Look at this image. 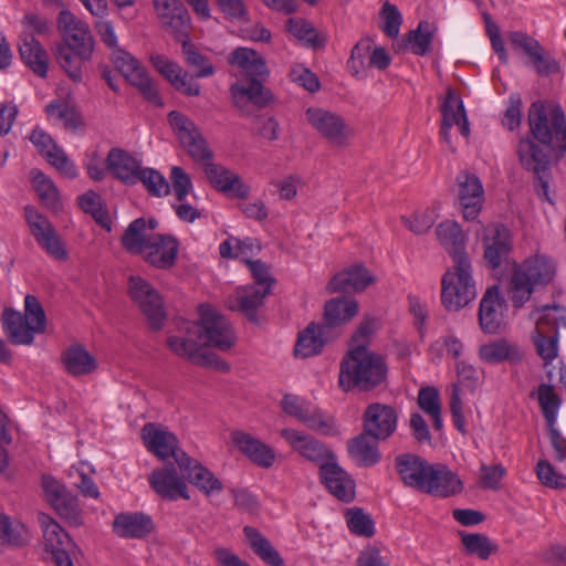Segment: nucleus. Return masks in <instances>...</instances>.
<instances>
[{"label": "nucleus", "mask_w": 566, "mask_h": 566, "mask_svg": "<svg viewBox=\"0 0 566 566\" xmlns=\"http://www.w3.org/2000/svg\"><path fill=\"white\" fill-rule=\"evenodd\" d=\"M530 135L516 148L521 166L536 180L537 195L548 198L549 170L553 163L566 157V116L560 105L533 102L527 112Z\"/></svg>", "instance_id": "1"}, {"label": "nucleus", "mask_w": 566, "mask_h": 566, "mask_svg": "<svg viewBox=\"0 0 566 566\" xmlns=\"http://www.w3.org/2000/svg\"><path fill=\"white\" fill-rule=\"evenodd\" d=\"M228 63L240 70L247 81L230 86L233 104L242 116L252 115V106L263 108L273 102V94L263 85L269 77L264 57L253 49L237 48L228 55Z\"/></svg>", "instance_id": "2"}, {"label": "nucleus", "mask_w": 566, "mask_h": 566, "mask_svg": "<svg viewBox=\"0 0 566 566\" xmlns=\"http://www.w3.org/2000/svg\"><path fill=\"white\" fill-rule=\"evenodd\" d=\"M386 374L387 367L382 356L360 344L354 346L343 358L338 385L344 391L354 388L369 391L385 380Z\"/></svg>", "instance_id": "3"}, {"label": "nucleus", "mask_w": 566, "mask_h": 566, "mask_svg": "<svg viewBox=\"0 0 566 566\" xmlns=\"http://www.w3.org/2000/svg\"><path fill=\"white\" fill-rule=\"evenodd\" d=\"M556 274L554 261L544 255L535 254L514 266L510 281V298L514 308H521L533 292L549 284Z\"/></svg>", "instance_id": "4"}, {"label": "nucleus", "mask_w": 566, "mask_h": 566, "mask_svg": "<svg viewBox=\"0 0 566 566\" xmlns=\"http://www.w3.org/2000/svg\"><path fill=\"white\" fill-rule=\"evenodd\" d=\"M441 302L448 311L458 312L476 296L470 259H459L442 276Z\"/></svg>", "instance_id": "5"}, {"label": "nucleus", "mask_w": 566, "mask_h": 566, "mask_svg": "<svg viewBox=\"0 0 566 566\" xmlns=\"http://www.w3.org/2000/svg\"><path fill=\"white\" fill-rule=\"evenodd\" d=\"M199 312L200 319L191 322L188 332L198 335V339L206 347L229 350L237 342L231 324L209 305L201 304Z\"/></svg>", "instance_id": "6"}, {"label": "nucleus", "mask_w": 566, "mask_h": 566, "mask_svg": "<svg viewBox=\"0 0 566 566\" xmlns=\"http://www.w3.org/2000/svg\"><path fill=\"white\" fill-rule=\"evenodd\" d=\"M128 292L133 302L146 317L153 331H159L166 321L164 303L158 291L140 276H130Z\"/></svg>", "instance_id": "7"}, {"label": "nucleus", "mask_w": 566, "mask_h": 566, "mask_svg": "<svg viewBox=\"0 0 566 566\" xmlns=\"http://www.w3.org/2000/svg\"><path fill=\"white\" fill-rule=\"evenodd\" d=\"M57 29L62 41L56 46L77 51L80 56L93 55L95 42L86 22L71 11L62 10L57 17Z\"/></svg>", "instance_id": "8"}, {"label": "nucleus", "mask_w": 566, "mask_h": 566, "mask_svg": "<svg viewBox=\"0 0 566 566\" xmlns=\"http://www.w3.org/2000/svg\"><path fill=\"white\" fill-rule=\"evenodd\" d=\"M42 488L48 503L71 526L83 524L82 510L77 496L51 475L42 476Z\"/></svg>", "instance_id": "9"}, {"label": "nucleus", "mask_w": 566, "mask_h": 566, "mask_svg": "<svg viewBox=\"0 0 566 566\" xmlns=\"http://www.w3.org/2000/svg\"><path fill=\"white\" fill-rule=\"evenodd\" d=\"M481 241L483 259L490 269L496 270L503 263H509L513 240L512 233L505 224L493 222L485 226L482 230Z\"/></svg>", "instance_id": "10"}, {"label": "nucleus", "mask_w": 566, "mask_h": 566, "mask_svg": "<svg viewBox=\"0 0 566 566\" xmlns=\"http://www.w3.org/2000/svg\"><path fill=\"white\" fill-rule=\"evenodd\" d=\"M168 118L180 144L193 160L206 163L211 159L212 151L209 149L207 140L189 117L180 112L171 111Z\"/></svg>", "instance_id": "11"}, {"label": "nucleus", "mask_w": 566, "mask_h": 566, "mask_svg": "<svg viewBox=\"0 0 566 566\" xmlns=\"http://www.w3.org/2000/svg\"><path fill=\"white\" fill-rule=\"evenodd\" d=\"M308 123L333 146L345 147L353 136V129L337 114L318 107L306 109Z\"/></svg>", "instance_id": "12"}, {"label": "nucleus", "mask_w": 566, "mask_h": 566, "mask_svg": "<svg viewBox=\"0 0 566 566\" xmlns=\"http://www.w3.org/2000/svg\"><path fill=\"white\" fill-rule=\"evenodd\" d=\"M39 523L43 531L44 547L56 566H74L70 557L75 544L70 535L45 513L39 514Z\"/></svg>", "instance_id": "13"}, {"label": "nucleus", "mask_w": 566, "mask_h": 566, "mask_svg": "<svg viewBox=\"0 0 566 566\" xmlns=\"http://www.w3.org/2000/svg\"><path fill=\"white\" fill-rule=\"evenodd\" d=\"M151 489L164 500H189L188 486L182 471L176 462H167L164 468L154 470L148 476Z\"/></svg>", "instance_id": "14"}, {"label": "nucleus", "mask_w": 566, "mask_h": 566, "mask_svg": "<svg viewBox=\"0 0 566 566\" xmlns=\"http://www.w3.org/2000/svg\"><path fill=\"white\" fill-rule=\"evenodd\" d=\"M280 434L300 455L317 464L319 471L336 460L334 452L312 436L294 429H282Z\"/></svg>", "instance_id": "15"}, {"label": "nucleus", "mask_w": 566, "mask_h": 566, "mask_svg": "<svg viewBox=\"0 0 566 566\" xmlns=\"http://www.w3.org/2000/svg\"><path fill=\"white\" fill-rule=\"evenodd\" d=\"M397 422V411L389 405L374 402L363 413V430L381 441L394 434Z\"/></svg>", "instance_id": "16"}, {"label": "nucleus", "mask_w": 566, "mask_h": 566, "mask_svg": "<svg viewBox=\"0 0 566 566\" xmlns=\"http://www.w3.org/2000/svg\"><path fill=\"white\" fill-rule=\"evenodd\" d=\"M178 250L179 242L175 237L151 233L150 241L140 255L149 265L159 270H169L176 264Z\"/></svg>", "instance_id": "17"}, {"label": "nucleus", "mask_w": 566, "mask_h": 566, "mask_svg": "<svg viewBox=\"0 0 566 566\" xmlns=\"http://www.w3.org/2000/svg\"><path fill=\"white\" fill-rule=\"evenodd\" d=\"M458 200L465 220H474L483 206L484 189L474 174L461 171L457 176Z\"/></svg>", "instance_id": "18"}, {"label": "nucleus", "mask_w": 566, "mask_h": 566, "mask_svg": "<svg viewBox=\"0 0 566 566\" xmlns=\"http://www.w3.org/2000/svg\"><path fill=\"white\" fill-rule=\"evenodd\" d=\"M442 122L440 136L442 140L448 144L450 149L454 151V147L450 139V129L453 125H457L463 137H469L470 125L467 117L465 108L462 99L457 96L452 88H448L444 102L441 105Z\"/></svg>", "instance_id": "19"}, {"label": "nucleus", "mask_w": 566, "mask_h": 566, "mask_svg": "<svg viewBox=\"0 0 566 566\" xmlns=\"http://www.w3.org/2000/svg\"><path fill=\"white\" fill-rule=\"evenodd\" d=\"M31 143L39 153L45 157L48 163L57 169L67 178H76L77 170L74 164L69 159L63 149H61L54 139L40 127H35L30 135Z\"/></svg>", "instance_id": "20"}, {"label": "nucleus", "mask_w": 566, "mask_h": 566, "mask_svg": "<svg viewBox=\"0 0 566 566\" xmlns=\"http://www.w3.org/2000/svg\"><path fill=\"white\" fill-rule=\"evenodd\" d=\"M178 468L182 471L186 481L197 486L206 495L219 493L223 489L221 481L209 469L187 453H179Z\"/></svg>", "instance_id": "21"}, {"label": "nucleus", "mask_w": 566, "mask_h": 566, "mask_svg": "<svg viewBox=\"0 0 566 566\" xmlns=\"http://www.w3.org/2000/svg\"><path fill=\"white\" fill-rule=\"evenodd\" d=\"M205 174L210 185L218 191L231 193L233 197L245 199L250 193V187L241 177L224 166L217 165L210 160L203 165Z\"/></svg>", "instance_id": "22"}, {"label": "nucleus", "mask_w": 566, "mask_h": 566, "mask_svg": "<svg viewBox=\"0 0 566 566\" xmlns=\"http://www.w3.org/2000/svg\"><path fill=\"white\" fill-rule=\"evenodd\" d=\"M143 440L149 451L165 460L169 457L178 464L179 453H186L177 446V438L156 423H146L142 429Z\"/></svg>", "instance_id": "23"}, {"label": "nucleus", "mask_w": 566, "mask_h": 566, "mask_svg": "<svg viewBox=\"0 0 566 566\" xmlns=\"http://www.w3.org/2000/svg\"><path fill=\"white\" fill-rule=\"evenodd\" d=\"M150 62L153 66L179 92L188 96H198L200 85L176 62L169 60L163 54H151Z\"/></svg>", "instance_id": "24"}, {"label": "nucleus", "mask_w": 566, "mask_h": 566, "mask_svg": "<svg viewBox=\"0 0 566 566\" xmlns=\"http://www.w3.org/2000/svg\"><path fill=\"white\" fill-rule=\"evenodd\" d=\"M374 282L375 276L363 264H356L335 274L326 290L328 293H359Z\"/></svg>", "instance_id": "25"}, {"label": "nucleus", "mask_w": 566, "mask_h": 566, "mask_svg": "<svg viewBox=\"0 0 566 566\" xmlns=\"http://www.w3.org/2000/svg\"><path fill=\"white\" fill-rule=\"evenodd\" d=\"M322 483L337 500L349 503L355 499L356 484L352 476L340 468L336 460L319 471Z\"/></svg>", "instance_id": "26"}, {"label": "nucleus", "mask_w": 566, "mask_h": 566, "mask_svg": "<svg viewBox=\"0 0 566 566\" xmlns=\"http://www.w3.org/2000/svg\"><path fill=\"white\" fill-rule=\"evenodd\" d=\"M395 465L402 482L421 492L424 491V482L429 476L432 464L421 457L412 453H403L395 459Z\"/></svg>", "instance_id": "27"}, {"label": "nucleus", "mask_w": 566, "mask_h": 566, "mask_svg": "<svg viewBox=\"0 0 566 566\" xmlns=\"http://www.w3.org/2000/svg\"><path fill=\"white\" fill-rule=\"evenodd\" d=\"M504 301L496 285L490 286L483 295L479 307V323L484 333H499L503 321Z\"/></svg>", "instance_id": "28"}, {"label": "nucleus", "mask_w": 566, "mask_h": 566, "mask_svg": "<svg viewBox=\"0 0 566 566\" xmlns=\"http://www.w3.org/2000/svg\"><path fill=\"white\" fill-rule=\"evenodd\" d=\"M424 493L438 497H449L459 494L463 484L459 476L444 464H432L429 476L424 482Z\"/></svg>", "instance_id": "29"}, {"label": "nucleus", "mask_w": 566, "mask_h": 566, "mask_svg": "<svg viewBox=\"0 0 566 566\" xmlns=\"http://www.w3.org/2000/svg\"><path fill=\"white\" fill-rule=\"evenodd\" d=\"M234 446L253 463L262 468H270L274 460V451L259 439L240 430L231 433Z\"/></svg>", "instance_id": "30"}, {"label": "nucleus", "mask_w": 566, "mask_h": 566, "mask_svg": "<svg viewBox=\"0 0 566 566\" xmlns=\"http://www.w3.org/2000/svg\"><path fill=\"white\" fill-rule=\"evenodd\" d=\"M106 168L112 175L127 186L136 185V178L142 168L139 161L122 148H112L106 157Z\"/></svg>", "instance_id": "31"}, {"label": "nucleus", "mask_w": 566, "mask_h": 566, "mask_svg": "<svg viewBox=\"0 0 566 566\" xmlns=\"http://www.w3.org/2000/svg\"><path fill=\"white\" fill-rule=\"evenodd\" d=\"M269 295V287L258 289L255 285H247L237 289L235 294L228 300V306L232 311L242 312L250 321L256 322V311L263 305Z\"/></svg>", "instance_id": "32"}, {"label": "nucleus", "mask_w": 566, "mask_h": 566, "mask_svg": "<svg viewBox=\"0 0 566 566\" xmlns=\"http://www.w3.org/2000/svg\"><path fill=\"white\" fill-rule=\"evenodd\" d=\"M154 530L150 516L144 513H120L113 521V531L124 538H143Z\"/></svg>", "instance_id": "33"}, {"label": "nucleus", "mask_w": 566, "mask_h": 566, "mask_svg": "<svg viewBox=\"0 0 566 566\" xmlns=\"http://www.w3.org/2000/svg\"><path fill=\"white\" fill-rule=\"evenodd\" d=\"M2 327L10 342L14 345H31L38 334L33 324L28 322L21 312L6 308L2 313Z\"/></svg>", "instance_id": "34"}, {"label": "nucleus", "mask_w": 566, "mask_h": 566, "mask_svg": "<svg viewBox=\"0 0 566 566\" xmlns=\"http://www.w3.org/2000/svg\"><path fill=\"white\" fill-rule=\"evenodd\" d=\"M19 53L21 60L36 75H39L42 78L46 77L49 55L33 34H28L27 31H24V33L20 38Z\"/></svg>", "instance_id": "35"}, {"label": "nucleus", "mask_w": 566, "mask_h": 566, "mask_svg": "<svg viewBox=\"0 0 566 566\" xmlns=\"http://www.w3.org/2000/svg\"><path fill=\"white\" fill-rule=\"evenodd\" d=\"M358 312V303L349 297H334L325 303L323 326L331 332L332 328L342 326L352 321Z\"/></svg>", "instance_id": "36"}, {"label": "nucleus", "mask_w": 566, "mask_h": 566, "mask_svg": "<svg viewBox=\"0 0 566 566\" xmlns=\"http://www.w3.org/2000/svg\"><path fill=\"white\" fill-rule=\"evenodd\" d=\"M440 244L452 258L453 263L459 259H469L465 252V235L461 227L452 220H446L436 229Z\"/></svg>", "instance_id": "37"}, {"label": "nucleus", "mask_w": 566, "mask_h": 566, "mask_svg": "<svg viewBox=\"0 0 566 566\" xmlns=\"http://www.w3.org/2000/svg\"><path fill=\"white\" fill-rule=\"evenodd\" d=\"M378 441L380 440L363 430L357 437L348 440V454L357 465L365 468L373 467L380 460Z\"/></svg>", "instance_id": "38"}, {"label": "nucleus", "mask_w": 566, "mask_h": 566, "mask_svg": "<svg viewBox=\"0 0 566 566\" xmlns=\"http://www.w3.org/2000/svg\"><path fill=\"white\" fill-rule=\"evenodd\" d=\"M436 28L428 21H420L396 46L397 52L410 50L413 54L424 56L430 52Z\"/></svg>", "instance_id": "39"}, {"label": "nucleus", "mask_w": 566, "mask_h": 566, "mask_svg": "<svg viewBox=\"0 0 566 566\" xmlns=\"http://www.w3.org/2000/svg\"><path fill=\"white\" fill-rule=\"evenodd\" d=\"M329 332L322 324L311 323L298 335L294 354L296 357L307 358L319 354L327 340Z\"/></svg>", "instance_id": "40"}, {"label": "nucleus", "mask_w": 566, "mask_h": 566, "mask_svg": "<svg viewBox=\"0 0 566 566\" xmlns=\"http://www.w3.org/2000/svg\"><path fill=\"white\" fill-rule=\"evenodd\" d=\"M63 365L72 376L88 375L96 369L95 358L82 346H70L62 356Z\"/></svg>", "instance_id": "41"}, {"label": "nucleus", "mask_w": 566, "mask_h": 566, "mask_svg": "<svg viewBox=\"0 0 566 566\" xmlns=\"http://www.w3.org/2000/svg\"><path fill=\"white\" fill-rule=\"evenodd\" d=\"M243 533L253 553L270 566H285L283 558L273 545L256 528L244 526Z\"/></svg>", "instance_id": "42"}, {"label": "nucleus", "mask_w": 566, "mask_h": 566, "mask_svg": "<svg viewBox=\"0 0 566 566\" xmlns=\"http://www.w3.org/2000/svg\"><path fill=\"white\" fill-rule=\"evenodd\" d=\"M147 223L144 218L132 221L120 238V244L130 254L140 255L150 241V234L146 233Z\"/></svg>", "instance_id": "43"}, {"label": "nucleus", "mask_w": 566, "mask_h": 566, "mask_svg": "<svg viewBox=\"0 0 566 566\" xmlns=\"http://www.w3.org/2000/svg\"><path fill=\"white\" fill-rule=\"evenodd\" d=\"M45 113L49 118L62 122L66 129L75 130L84 124L75 105L62 98L51 101L45 106Z\"/></svg>", "instance_id": "44"}, {"label": "nucleus", "mask_w": 566, "mask_h": 566, "mask_svg": "<svg viewBox=\"0 0 566 566\" xmlns=\"http://www.w3.org/2000/svg\"><path fill=\"white\" fill-rule=\"evenodd\" d=\"M191 322L185 324L180 329L186 332L185 336H169L167 338V346L177 356L186 358L191 363H195L203 345L198 339V335L190 334L188 326Z\"/></svg>", "instance_id": "45"}, {"label": "nucleus", "mask_w": 566, "mask_h": 566, "mask_svg": "<svg viewBox=\"0 0 566 566\" xmlns=\"http://www.w3.org/2000/svg\"><path fill=\"white\" fill-rule=\"evenodd\" d=\"M133 86H135L149 103L156 106H163V99L156 88L154 82L149 77L146 70L137 63L123 75Z\"/></svg>", "instance_id": "46"}, {"label": "nucleus", "mask_w": 566, "mask_h": 566, "mask_svg": "<svg viewBox=\"0 0 566 566\" xmlns=\"http://www.w3.org/2000/svg\"><path fill=\"white\" fill-rule=\"evenodd\" d=\"M54 56L70 80L75 83L83 81V65L92 59V55L80 56L77 51L55 46Z\"/></svg>", "instance_id": "47"}, {"label": "nucleus", "mask_w": 566, "mask_h": 566, "mask_svg": "<svg viewBox=\"0 0 566 566\" xmlns=\"http://www.w3.org/2000/svg\"><path fill=\"white\" fill-rule=\"evenodd\" d=\"M190 15L185 7L177 9L167 18L159 20L164 31L169 33L177 42L185 44L189 42Z\"/></svg>", "instance_id": "48"}, {"label": "nucleus", "mask_w": 566, "mask_h": 566, "mask_svg": "<svg viewBox=\"0 0 566 566\" xmlns=\"http://www.w3.org/2000/svg\"><path fill=\"white\" fill-rule=\"evenodd\" d=\"M30 176L42 203L49 209L57 210L61 202L59 190L54 182L38 169H32Z\"/></svg>", "instance_id": "49"}, {"label": "nucleus", "mask_w": 566, "mask_h": 566, "mask_svg": "<svg viewBox=\"0 0 566 566\" xmlns=\"http://www.w3.org/2000/svg\"><path fill=\"white\" fill-rule=\"evenodd\" d=\"M533 340L536 346V352L546 363H551L558 355V331H554L548 335L545 325L536 321V328L533 334Z\"/></svg>", "instance_id": "50"}, {"label": "nucleus", "mask_w": 566, "mask_h": 566, "mask_svg": "<svg viewBox=\"0 0 566 566\" xmlns=\"http://www.w3.org/2000/svg\"><path fill=\"white\" fill-rule=\"evenodd\" d=\"M287 30L312 49L323 48L326 39L317 33L312 23L303 19H289Z\"/></svg>", "instance_id": "51"}, {"label": "nucleus", "mask_w": 566, "mask_h": 566, "mask_svg": "<svg viewBox=\"0 0 566 566\" xmlns=\"http://www.w3.org/2000/svg\"><path fill=\"white\" fill-rule=\"evenodd\" d=\"M461 543L468 554L476 555L481 559H488L492 553L497 552L499 546L481 533H460Z\"/></svg>", "instance_id": "52"}, {"label": "nucleus", "mask_w": 566, "mask_h": 566, "mask_svg": "<svg viewBox=\"0 0 566 566\" xmlns=\"http://www.w3.org/2000/svg\"><path fill=\"white\" fill-rule=\"evenodd\" d=\"M140 181L148 193L154 197H165L170 193V186L166 178L153 168H140L136 184Z\"/></svg>", "instance_id": "53"}, {"label": "nucleus", "mask_w": 566, "mask_h": 566, "mask_svg": "<svg viewBox=\"0 0 566 566\" xmlns=\"http://www.w3.org/2000/svg\"><path fill=\"white\" fill-rule=\"evenodd\" d=\"M537 400L547 424L555 423L562 400L555 392L554 387L548 384L539 385Z\"/></svg>", "instance_id": "54"}, {"label": "nucleus", "mask_w": 566, "mask_h": 566, "mask_svg": "<svg viewBox=\"0 0 566 566\" xmlns=\"http://www.w3.org/2000/svg\"><path fill=\"white\" fill-rule=\"evenodd\" d=\"M346 522L349 531L355 535L371 537L375 533L371 517L360 507L348 509L346 512Z\"/></svg>", "instance_id": "55"}, {"label": "nucleus", "mask_w": 566, "mask_h": 566, "mask_svg": "<svg viewBox=\"0 0 566 566\" xmlns=\"http://www.w3.org/2000/svg\"><path fill=\"white\" fill-rule=\"evenodd\" d=\"M301 422H303L307 428L325 436H335L338 433L334 418L325 416L318 409L308 408Z\"/></svg>", "instance_id": "56"}, {"label": "nucleus", "mask_w": 566, "mask_h": 566, "mask_svg": "<svg viewBox=\"0 0 566 566\" xmlns=\"http://www.w3.org/2000/svg\"><path fill=\"white\" fill-rule=\"evenodd\" d=\"M24 218L30 229V233L36 242L54 230L50 220L44 214L40 213L33 206L24 207Z\"/></svg>", "instance_id": "57"}, {"label": "nucleus", "mask_w": 566, "mask_h": 566, "mask_svg": "<svg viewBox=\"0 0 566 566\" xmlns=\"http://www.w3.org/2000/svg\"><path fill=\"white\" fill-rule=\"evenodd\" d=\"M381 19V31L390 39H396L399 35L400 27L402 23V15L397 6L386 1L379 12Z\"/></svg>", "instance_id": "58"}, {"label": "nucleus", "mask_w": 566, "mask_h": 566, "mask_svg": "<svg viewBox=\"0 0 566 566\" xmlns=\"http://www.w3.org/2000/svg\"><path fill=\"white\" fill-rule=\"evenodd\" d=\"M513 347L505 339L484 344L479 349L480 358L489 364H497L511 357Z\"/></svg>", "instance_id": "59"}, {"label": "nucleus", "mask_w": 566, "mask_h": 566, "mask_svg": "<svg viewBox=\"0 0 566 566\" xmlns=\"http://www.w3.org/2000/svg\"><path fill=\"white\" fill-rule=\"evenodd\" d=\"M182 45V53L185 60L190 67L197 69L196 77H208L213 75L214 66L207 61V57L201 54L192 44L186 42Z\"/></svg>", "instance_id": "60"}, {"label": "nucleus", "mask_w": 566, "mask_h": 566, "mask_svg": "<svg viewBox=\"0 0 566 566\" xmlns=\"http://www.w3.org/2000/svg\"><path fill=\"white\" fill-rule=\"evenodd\" d=\"M24 318L33 324L38 334H43L46 328V316L39 300L31 294L24 297Z\"/></svg>", "instance_id": "61"}, {"label": "nucleus", "mask_w": 566, "mask_h": 566, "mask_svg": "<svg viewBox=\"0 0 566 566\" xmlns=\"http://www.w3.org/2000/svg\"><path fill=\"white\" fill-rule=\"evenodd\" d=\"M531 317L544 325H552L554 331L566 328V308L558 305H545L533 312Z\"/></svg>", "instance_id": "62"}, {"label": "nucleus", "mask_w": 566, "mask_h": 566, "mask_svg": "<svg viewBox=\"0 0 566 566\" xmlns=\"http://www.w3.org/2000/svg\"><path fill=\"white\" fill-rule=\"evenodd\" d=\"M254 108H258V107L252 106V115L250 117H253L255 133L264 139H268L271 142L276 140L279 138V129H280V125H279L277 120L273 116H263V115L254 116Z\"/></svg>", "instance_id": "63"}, {"label": "nucleus", "mask_w": 566, "mask_h": 566, "mask_svg": "<svg viewBox=\"0 0 566 566\" xmlns=\"http://www.w3.org/2000/svg\"><path fill=\"white\" fill-rule=\"evenodd\" d=\"M36 243L54 260L65 261L69 258L67 250L55 229Z\"/></svg>", "instance_id": "64"}]
</instances>
